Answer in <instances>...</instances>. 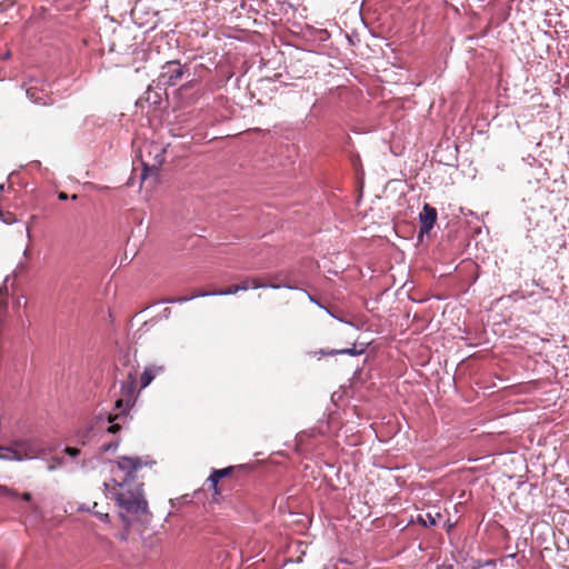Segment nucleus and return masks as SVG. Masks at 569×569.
<instances>
[{"label":"nucleus","mask_w":569,"mask_h":569,"mask_svg":"<svg viewBox=\"0 0 569 569\" xmlns=\"http://www.w3.org/2000/svg\"><path fill=\"white\" fill-rule=\"evenodd\" d=\"M338 353H347V355L355 356V355H357V351L355 348H349V349H341V350H331V351L327 352L326 355L333 356V355H338Z\"/></svg>","instance_id":"obj_18"},{"label":"nucleus","mask_w":569,"mask_h":569,"mask_svg":"<svg viewBox=\"0 0 569 569\" xmlns=\"http://www.w3.org/2000/svg\"><path fill=\"white\" fill-rule=\"evenodd\" d=\"M239 291H240L239 286L237 283V284L229 286L228 288L219 290V291H212V296H229V295H234Z\"/></svg>","instance_id":"obj_15"},{"label":"nucleus","mask_w":569,"mask_h":569,"mask_svg":"<svg viewBox=\"0 0 569 569\" xmlns=\"http://www.w3.org/2000/svg\"><path fill=\"white\" fill-rule=\"evenodd\" d=\"M137 398V378L136 375L130 372L126 381L121 386L120 398L114 403V410L126 413L129 408L134 403Z\"/></svg>","instance_id":"obj_3"},{"label":"nucleus","mask_w":569,"mask_h":569,"mask_svg":"<svg viewBox=\"0 0 569 569\" xmlns=\"http://www.w3.org/2000/svg\"><path fill=\"white\" fill-rule=\"evenodd\" d=\"M116 465L120 471L124 472L120 482L129 483V481L134 480L136 472L142 468L143 462L139 457L122 456L119 457Z\"/></svg>","instance_id":"obj_6"},{"label":"nucleus","mask_w":569,"mask_h":569,"mask_svg":"<svg viewBox=\"0 0 569 569\" xmlns=\"http://www.w3.org/2000/svg\"><path fill=\"white\" fill-rule=\"evenodd\" d=\"M264 279H266L268 287L272 288V289H279L282 287H286L289 289L293 288L288 281H286V278L282 272L266 274Z\"/></svg>","instance_id":"obj_10"},{"label":"nucleus","mask_w":569,"mask_h":569,"mask_svg":"<svg viewBox=\"0 0 569 569\" xmlns=\"http://www.w3.org/2000/svg\"><path fill=\"white\" fill-rule=\"evenodd\" d=\"M243 466H230L222 469H213L207 479L208 488L212 490V499L219 502L224 498L226 491L231 490L236 483V475L243 471Z\"/></svg>","instance_id":"obj_2"},{"label":"nucleus","mask_w":569,"mask_h":569,"mask_svg":"<svg viewBox=\"0 0 569 569\" xmlns=\"http://www.w3.org/2000/svg\"><path fill=\"white\" fill-rule=\"evenodd\" d=\"M3 190H4V184L0 183V194L3 192Z\"/></svg>","instance_id":"obj_26"},{"label":"nucleus","mask_w":569,"mask_h":569,"mask_svg":"<svg viewBox=\"0 0 569 569\" xmlns=\"http://www.w3.org/2000/svg\"><path fill=\"white\" fill-rule=\"evenodd\" d=\"M21 498H22L23 500H26V501H30V500H31V493H29V492H24V493L21 496Z\"/></svg>","instance_id":"obj_23"},{"label":"nucleus","mask_w":569,"mask_h":569,"mask_svg":"<svg viewBox=\"0 0 569 569\" xmlns=\"http://www.w3.org/2000/svg\"><path fill=\"white\" fill-rule=\"evenodd\" d=\"M166 367L163 365H148L140 377V389L147 388L158 376L163 375Z\"/></svg>","instance_id":"obj_9"},{"label":"nucleus","mask_w":569,"mask_h":569,"mask_svg":"<svg viewBox=\"0 0 569 569\" xmlns=\"http://www.w3.org/2000/svg\"><path fill=\"white\" fill-rule=\"evenodd\" d=\"M113 482L109 492L121 509L120 516L124 522L129 523V520L123 512L138 516L147 511L148 502L143 497L141 486L132 488L129 483L118 482L116 479Z\"/></svg>","instance_id":"obj_1"},{"label":"nucleus","mask_w":569,"mask_h":569,"mask_svg":"<svg viewBox=\"0 0 569 569\" xmlns=\"http://www.w3.org/2000/svg\"><path fill=\"white\" fill-rule=\"evenodd\" d=\"M440 518V513L432 515L430 512H427L426 515H419L417 521L423 527H433L438 523V519Z\"/></svg>","instance_id":"obj_11"},{"label":"nucleus","mask_w":569,"mask_h":569,"mask_svg":"<svg viewBox=\"0 0 569 569\" xmlns=\"http://www.w3.org/2000/svg\"><path fill=\"white\" fill-rule=\"evenodd\" d=\"M250 284H251L250 277H246L244 279H242V280L240 281V283H238V286H239V290H240V291H247L248 289H250V288H251V286H250Z\"/></svg>","instance_id":"obj_19"},{"label":"nucleus","mask_w":569,"mask_h":569,"mask_svg":"<svg viewBox=\"0 0 569 569\" xmlns=\"http://www.w3.org/2000/svg\"><path fill=\"white\" fill-rule=\"evenodd\" d=\"M64 452L71 457H77L79 456L80 453V450L78 448H74V447H67L64 449Z\"/></svg>","instance_id":"obj_20"},{"label":"nucleus","mask_w":569,"mask_h":569,"mask_svg":"<svg viewBox=\"0 0 569 569\" xmlns=\"http://www.w3.org/2000/svg\"><path fill=\"white\" fill-rule=\"evenodd\" d=\"M92 512L94 516H97L100 520L108 522L110 520L109 513L103 511L98 502H94L92 506Z\"/></svg>","instance_id":"obj_14"},{"label":"nucleus","mask_w":569,"mask_h":569,"mask_svg":"<svg viewBox=\"0 0 569 569\" xmlns=\"http://www.w3.org/2000/svg\"><path fill=\"white\" fill-rule=\"evenodd\" d=\"M0 449H3V447L0 446Z\"/></svg>","instance_id":"obj_27"},{"label":"nucleus","mask_w":569,"mask_h":569,"mask_svg":"<svg viewBox=\"0 0 569 569\" xmlns=\"http://www.w3.org/2000/svg\"><path fill=\"white\" fill-rule=\"evenodd\" d=\"M209 295H212V291H211V292H206V291H200V290H198V291L193 292V295H192L190 298H188V297H181V298H179L177 301H178V302H186V301H188V300H190V299H192V298H197V297H206V296H209Z\"/></svg>","instance_id":"obj_17"},{"label":"nucleus","mask_w":569,"mask_h":569,"mask_svg":"<svg viewBox=\"0 0 569 569\" xmlns=\"http://www.w3.org/2000/svg\"><path fill=\"white\" fill-rule=\"evenodd\" d=\"M117 446H118V443H117V442H114V443H113V442H110V443H108V445H107V443H103V445L101 446V451L107 452V451H109V450L116 449V448H117Z\"/></svg>","instance_id":"obj_21"},{"label":"nucleus","mask_w":569,"mask_h":569,"mask_svg":"<svg viewBox=\"0 0 569 569\" xmlns=\"http://www.w3.org/2000/svg\"><path fill=\"white\" fill-rule=\"evenodd\" d=\"M28 98L37 104L49 106L53 103L51 90L48 84L39 80H30L26 83Z\"/></svg>","instance_id":"obj_4"},{"label":"nucleus","mask_w":569,"mask_h":569,"mask_svg":"<svg viewBox=\"0 0 569 569\" xmlns=\"http://www.w3.org/2000/svg\"><path fill=\"white\" fill-rule=\"evenodd\" d=\"M18 445L21 448L22 457H26V460L40 458L47 452V449L38 440H21L18 441Z\"/></svg>","instance_id":"obj_8"},{"label":"nucleus","mask_w":569,"mask_h":569,"mask_svg":"<svg viewBox=\"0 0 569 569\" xmlns=\"http://www.w3.org/2000/svg\"><path fill=\"white\" fill-rule=\"evenodd\" d=\"M251 280V288L252 289H260V288H267L268 284L266 282L264 276L263 277H250Z\"/></svg>","instance_id":"obj_16"},{"label":"nucleus","mask_w":569,"mask_h":569,"mask_svg":"<svg viewBox=\"0 0 569 569\" xmlns=\"http://www.w3.org/2000/svg\"><path fill=\"white\" fill-rule=\"evenodd\" d=\"M58 198H59L60 200H67V199H68V196H67V193H66V192H60V193H59V196H58Z\"/></svg>","instance_id":"obj_24"},{"label":"nucleus","mask_w":569,"mask_h":569,"mask_svg":"<svg viewBox=\"0 0 569 569\" xmlns=\"http://www.w3.org/2000/svg\"><path fill=\"white\" fill-rule=\"evenodd\" d=\"M0 220H2L6 223H12L13 221H16V219L13 218V216L10 212L3 213V216L1 217Z\"/></svg>","instance_id":"obj_22"},{"label":"nucleus","mask_w":569,"mask_h":569,"mask_svg":"<svg viewBox=\"0 0 569 569\" xmlns=\"http://www.w3.org/2000/svg\"><path fill=\"white\" fill-rule=\"evenodd\" d=\"M183 73L184 67L179 61H168L162 66L158 83L164 87L176 86Z\"/></svg>","instance_id":"obj_5"},{"label":"nucleus","mask_w":569,"mask_h":569,"mask_svg":"<svg viewBox=\"0 0 569 569\" xmlns=\"http://www.w3.org/2000/svg\"><path fill=\"white\" fill-rule=\"evenodd\" d=\"M420 229L419 237L427 234L433 228L437 221V210L429 203H425L422 211L419 214Z\"/></svg>","instance_id":"obj_7"},{"label":"nucleus","mask_w":569,"mask_h":569,"mask_svg":"<svg viewBox=\"0 0 569 569\" xmlns=\"http://www.w3.org/2000/svg\"><path fill=\"white\" fill-rule=\"evenodd\" d=\"M2 450L9 451L11 453V459L17 461L26 460V457H22V450L18 445V441L14 442L13 447L11 448H4Z\"/></svg>","instance_id":"obj_13"},{"label":"nucleus","mask_w":569,"mask_h":569,"mask_svg":"<svg viewBox=\"0 0 569 569\" xmlns=\"http://www.w3.org/2000/svg\"><path fill=\"white\" fill-rule=\"evenodd\" d=\"M118 419H126L124 413L117 411L114 415H111L109 417V421L111 422V426L108 428V431L110 433H116L120 430V428H121L120 425L114 422Z\"/></svg>","instance_id":"obj_12"},{"label":"nucleus","mask_w":569,"mask_h":569,"mask_svg":"<svg viewBox=\"0 0 569 569\" xmlns=\"http://www.w3.org/2000/svg\"><path fill=\"white\" fill-rule=\"evenodd\" d=\"M149 170V168L146 166L144 167V170H143V173H142V179L144 180L146 177H147V171Z\"/></svg>","instance_id":"obj_25"}]
</instances>
